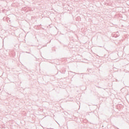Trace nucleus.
I'll return each instance as SVG.
<instances>
[{"label":"nucleus","instance_id":"f257e3e1","mask_svg":"<svg viewBox=\"0 0 129 129\" xmlns=\"http://www.w3.org/2000/svg\"><path fill=\"white\" fill-rule=\"evenodd\" d=\"M49 129H53V128H49Z\"/></svg>","mask_w":129,"mask_h":129}]
</instances>
